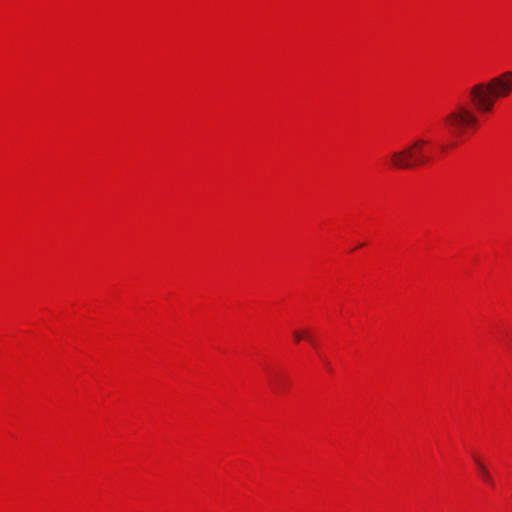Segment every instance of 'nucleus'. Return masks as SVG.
Here are the masks:
<instances>
[{"mask_svg": "<svg viewBox=\"0 0 512 512\" xmlns=\"http://www.w3.org/2000/svg\"><path fill=\"white\" fill-rule=\"evenodd\" d=\"M512 93V71H506L487 82L473 85L469 90V97L476 110L481 113L493 109L499 98L507 97Z\"/></svg>", "mask_w": 512, "mask_h": 512, "instance_id": "1", "label": "nucleus"}, {"mask_svg": "<svg viewBox=\"0 0 512 512\" xmlns=\"http://www.w3.org/2000/svg\"><path fill=\"white\" fill-rule=\"evenodd\" d=\"M302 334L304 335V338L307 339L308 341L312 342V339L311 337L309 336L308 332H302Z\"/></svg>", "mask_w": 512, "mask_h": 512, "instance_id": "6", "label": "nucleus"}, {"mask_svg": "<svg viewBox=\"0 0 512 512\" xmlns=\"http://www.w3.org/2000/svg\"><path fill=\"white\" fill-rule=\"evenodd\" d=\"M474 461H475V464L480 472V475L481 477L483 478V480L488 483L489 485L493 486L494 485V480L490 474V472L488 471V469L486 468V466L482 463V461L477 458V457H474Z\"/></svg>", "mask_w": 512, "mask_h": 512, "instance_id": "4", "label": "nucleus"}, {"mask_svg": "<svg viewBox=\"0 0 512 512\" xmlns=\"http://www.w3.org/2000/svg\"><path fill=\"white\" fill-rule=\"evenodd\" d=\"M429 141L424 138H417L405 148L394 151L391 154V164L397 169H411L428 163L431 160L426 152Z\"/></svg>", "mask_w": 512, "mask_h": 512, "instance_id": "2", "label": "nucleus"}, {"mask_svg": "<svg viewBox=\"0 0 512 512\" xmlns=\"http://www.w3.org/2000/svg\"><path fill=\"white\" fill-rule=\"evenodd\" d=\"M443 122L447 131L456 137L462 136L467 130L478 126L475 112L463 102L457 103L444 117Z\"/></svg>", "mask_w": 512, "mask_h": 512, "instance_id": "3", "label": "nucleus"}, {"mask_svg": "<svg viewBox=\"0 0 512 512\" xmlns=\"http://www.w3.org/2000/svg\"><path fill=\"white\" fill-rule=\"evenodd\" d=\"M293 337L296 342H300L302 339H304V335L302 334V332L297 330L293 332Z\"/></svg>", "mask_w": 512, "mask_h": 512, "instance_id": "5", "label": "nucleus"}]
</instances>
